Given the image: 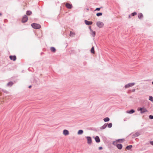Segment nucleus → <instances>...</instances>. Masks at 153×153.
<instances>
[{"label": "nucleus", "mask_w": 153, "mask_h": 153, "mask_svg": "<svg viewBox=\"0 0 153 153\" xmlns=\"http://www.w3.org/2000/svg\"><path fill=\"white\" fill-rule=\"evenodd\" d=\"M135 111L133 109H131L130 111H126V113L129 114H132Z\"/></svg>", "instance_id": "nucleus-13"}, {"label": "nucleus", "mask_w": 153, "mask_h": 153, "mask_svg": "<svg viewBox=\"0 0 153 153\" xmlns=\"http://www.w3.org/2000/svg\"><path fill=\"white\" fill-rule=\"evenodd\" d=\"M132 147V145H129L127 146L126 147V149H127L129 150L131 149Z\"/></svg>", "instance_id": "nucleus-24"}, {"label": "nucleus", "mask_w": 153, "mask_h": 153, "mask_svg": "<svg viewBox=\"0 0 153 153\" xmlns=\"http://www.w3.org/2000/svg\"><path fill=\"white\" fill-rule=\"evenodd\" d=\"M26 14L27 15H30L32 14V12L31 11H28L27 12Z\"/></svg>", "instance_id": "nucleus-25"}, {"label": "nucleus", "mask_w": 153, "mask_h": 153, "mask_svg": "<svg viewBox=\"0 0 153 153\" xmlns=\"http://www.w3.org/2000/svg\"><path fill=\"white\" fill-rule=\"evenodd\" d=\"M147 111L146 109H143V110H142V111L140 112V113H141L142 114V113H144Z\"/></svg>", "instance_id": "nucleus-28"}, {"label": "nucleus", "mask_w": 153, "mask_h": 153, "mask_svg": "<svg viewBox=\"0 0 153 153\" xmlns=\"http://www.w3.org/2000/svg\"><path fill=\"white\" fill-rule=\"evenodd\" d=\"M31 87V85H30L29 86V88H30Z\"/></svg>", "instance_id": "nucleus-39"}, {"label": "nucleus", "mask_w": 153, "mask_h": 153, "mask_svg": "<svg viewBox=\"0 0 153 153\" xmlns=\"http://www.w3.org/2000/svg\"><path fill=\"white\" fill-rule=\"evenodd\" d=\"M75 35V33L72 31H71L70 33V36L71 37H73Z\"/></svg>", "instance_id": "nucleus-17"}, {"label": "nucleus", "mask_w": 153, "mask_h": 153, "mask_svg": "<svg viewBox=\"0 0 153 153\" xmlns=\"http://www.w3.org/2000/svg\"><path fill=\"white\" fill-rule=\"evenodd\" d=\"M135 90V89H133L132 90V92H134Z\"/></svg>", "instance_id": "nucleus-37"}, {"label": "nucleus", "mask_w": 153, "mask_h": 153, "mask_svg": "<svg viewBox=\"0 0 153 153\" xmlns=\"http://www.w3.org/2000/svg\"><path fill=\"white\" fill-rule=\"evenodd\" d=\"M152 85H153V82H152Z\"/></svg>", "instance_id": "nucleus-42"}, {"label": "nucleus", "mask_w": 153, "mask_h": 153, "mask_svg": "<svg viewBox=\"0 0 153 153\" xmlns=\"http://www.w3.org/2000/svg\"><path fill=\"white\" fill-rule=\"evenodd\" d=\"M149 119H153V116H152L151 115H150L149 116Z\"/></svg>", "instance_id": "nucleus-30"}, {"label": "nucleus", "mask_w": 153, "mask_h": 153, "mask_svg": "<svg viewBox=\"0 0 153 153\" xmlns=\"http://www.w3.org/2000/svg\"><path fill=\"white\" fill-rule=\"evenodd\" d=\"M28 20V17L27 15H25L23 17L22 19V21L23 23H25Z\"/></svg>", "instance_id": "nucleus-5"}, {"label": "nucleus", "mask_w": 153, "mask_h": 153, "mask_svg": "<svg viewBox=\"0 0 153 153\" xmlns=\"http://www.w3.org/2000/svg\"><path fill=\"white\" fill-rule=\"evenodd\" d=\"M1 15H2L1 13H0V16H1Z\"/></svg>", "instance_id": "nucleus-40"}, {"label": "nucleus", "mask_w": 153, "mask_h": 153, "mask_svg": "<svg viewBox=\"0 0 153 153\" xmlns=\"http://www.w3.org/2000/svg\"><path fill=\"white\" fill-rule=\"evenodd\" d=\"M102 149V147H100L99 148V150H101V149Z\"/></svg>", "instance_id": "nucleus-35"}, {"label": "nucleus", "mask_w": 153, "mask_h": 153, "mask_svg": "<svg viewBox=\"0 0 153 153\" xmlns=\"http://www.w3.org/2000/svg\"><path fill=\"white\" fill-rule=\"evenodd\" d=\"M31 26L33 28L35 29H39L41 27V26L39 24L35 23L32 24Z\"/></svg>", "instance_id": "nucleus-1"}, {"label": "nucleus", "mask_w": 153, "mask_h": 153, "mask_svg": "<svg viewBox=\"0 0 153 153\" xmlns=\"http://www.w3.org/2000/svg\"><path fill=\"white\" fill-rule=\"evenodd\" d=\"M85 24L87 25H92L93 23V22H92L88 21L87 20H85Z\"/></svg>", "instance_id": "nucleus-7"}, {"label": "nucleus", "mask_w": 153, "mask_h": 153, "mask_svg": "<svg viewBox=\"0 0 153 153\" xmlns=\"http://www.w3.org/2000/svg\"><path fill=\"white\" fill-rule=\"evenodd\" d=\"M13 83L12 82H10L7 83V86L11 87L13 85Z\"/></svg>", "instance_id": "nucleus-15"}, {"label": "nucleus", "mask_w": 153, "mask_h": 153, "mask_svg": "<svg viewBox=\"0 0 153 153\" xmlns=\"http://www.w3.org/2000/svg\"><path fill=\"white\" fill-rule=\"evenodd\" d=\"M89 28L90 30V31H91L92 30L91 29V26H90L89 27Z\"/></svg>", "instance_id": "nucleus-34"}, {"label": "nucleus", "mask_w": 153, "mask_h": 153, "mask_svg": "<svg viewBox=\"0 0 153 153\" xmlns=\"http://www.w3.org/2000/svg\"><path fill=\"white\" fill-rule=\"evenodd\" d=\"M143 110V108H140L139 110L138 109V111H140V112H142Z\"/></svg>", "instance_id": "nucleus-32"}, {"label": "nucleus", "mask_w": 153, "mask_h": 153, "mask_svg": "<svg viewBox=\"0 0 153 153\" xmlns=\"http://www.w3.org/2000/svg\"><path fill=\"white\" fill-rule=\"evenodd\" d=\"M139 135H140V134L138 132H137L135 133L133 135H134V136L135 137H137Z\"/></svg>", "instance_id": "nucleus-22"}, {"label": "nucleus", "mask_w": 153, "mask_h": 153, "mask_svg": "<svg viewBox=\"0 0 153 153\" xmlns=\"http://www.w3.org/2000/svg\"><path fill=\"white\" fill-rule=\"evenodd\" d=\"M3 91L4 93H8V92L7 91H6V90H3Z\"/></svg>", "instance_id": "nucleus-33"}, {"label": "nucleus", "mask_w": 153, "mask_h": 153, "mask_svg": "<svg viewBox=\"0 0 153 153\" xmlns=\"http://www.w3.org/2000/svg\"><path fill=\"white\" fill-rule=\"evenodd\" d=\"M110 120L109 118L108 117H106L103 119L104 122H106Z\"/></svg>", "instance_id": "nucleus-20"}, {"label": "nucleus", "mask_w": 153, "mask_h": 153, "mask_svg": "<svg viewBox=\"0 0 153 153\" xmlns=\"http://www.w3.org/2000/svg\"><path fill=\"white\" fill-rule=\"evenodd\" d=\"M107 126V124L106 123H105L103 126L100 128V129H104L106 128Z\"/></svg>", "instance_id": "nucleus-12"}, {"label": "nucleus", "mask_w": 153, "mask_h": 153, "mask_svg": "<svg viewBox=\"0 0 153 153\" xmlns=\"http://www.w3.org/2000/svg\"><path fill=\"white\" fill-rule=\"evenodd\" d=\"M91 53H94V47L93 46L91 49Z\"/></svg>", "instance_id": "nucleus-21"}, {"label": "nucleus", "mask_w": 153, "mask_h": 153, "mask_svg": "<svg viewBox=\"0 0 153 153\" xmlns=\"http://www.w3.org/2000/svg\"><path fill=\"white\" fill-rule=\"evenodd\" d=\"M115 143V142H114L113 143V144H114V143Z\"/></svg>", "instance_id": "nucleus-41"}, {"label": "nucleus", "mask_w": 153, "mask_h": 153, "mask_svg": "<svg viewBox=\"0 0 153 153\" xmlns=\"http://www.w3.org/2000/svg\"><path fill=\"white\" fill-rule=\"evenodd\" d=\"M149 100L153 103V97L152 96L149 97Z\"/></svg>", "instance_id": "nucleus-23"}, {"label": "nucleus", "mask_w": 153, "mask_h": 153, "mask_svg": "<svg viewBox=\"0 0 153 153\" xmlns=\"http://www.w3.org/2000/svg\"><path fill=\"white\" fill-rule=\"evenodd\" d=\"M102 13H99L96 14V15L97 16H100L102 15Z\"/></svg>", "instance_id": "nucleus-26"}, {"label": "nucleus", "mask_w": 153, "mask_h": 153, "mask_svg": "<svg viewBox=\"0 0 153 153\" xmlns=\"http://www.w3.org/2000/svg\"><path fill=\"white\" fill-rule=\"evenodd\" d=\"M65 6L68 9H71L72 7V5L69 3L66 4Z\"/></svg>", "instance_id": "nucleus-9"}, {"label": "nucleus", "mask_w": 153, "mask_h": 153, "mask_svg": "<svg viewBox=\"0 0 153 153\" xmlns=\"http://www.w3.org/2000/svg\"><path fill=\"white\" fill-rule=\"evenodd\" d=\"M128 18H131V16L130 15L128 16Z\"/></svg>", "instance_id": "nucleus-38"}, {"label": "nucleus", "mask_w": 153, "mask_h": 153, "mask_svg": "<svg viewBox=\"0 0 153 153\" xmlns=\"http://www.w3.org/2000/svg\"><path fill=\"white\" fill-rule=\"evenodd\" d=\"M108 127L109 128H111L112 127V124L111 123H109L107 125Z\"/></svg>", "instance_id": "nucleus-27"}, {"label": "nucleus", "mask_w": 153, "mask_h": 153, "mask_svg": "<svg viewBox=\"0 0 153 153\" xmlns=\"http://www.w3.org/2000/svg\"><path fill=\"white\" fill-rule=\"evenodd\" d=\"M97 25L98 27L101 28L103 27L104 24L103 22L99 21L97 22Z\"/></svg>", "instance_id": "nucleus-3"}, {"label": "nucleus", "mask_w": 153, "mask_h": 153, "mask_svg": "<svg viewBox=\"0 0 153 153\" xmlns=\"http://www.w3.org/2000/svg\"><path fill=\"white\" fill-rule=\"evenodd\" d=\"M150 143L152 145H153V141H151L150 142Z\"/></svg>", "instance_id": "nucleus-36"}, {"label": "nucleus", "mask_w": 153, "mask_h": 153, "mask_svg": "<svg viewBox=\"0 0 153 153\" xmlns=\"http://www.w3.org/2000/svg\"><path fill=\"white\" fill-rule=\"evenodd\" d=\"M10 58L11 60H13V61H15L16 59V56H10Z\"/></svg>", "instance_id": "nucleus-6"}, {"label": "nucleus", "mask_w": 153, "mask_h": 153, "mask_svg": "<svg viewBox=\"0 0 153 153\" xmlns=\"http://www.w3.org/2000/svg\"><path fill=\"white\" fill-rule=\"evenodd\" d=\"M87 140V143L89 145H91L92 143V139L89 136H87L86 137Z\"/></svg>", "instance_id": "nucleus-4"}, {"label": "nucleus", "mask_w": 153, "mask_h": 153, "mask_svg": "<svg viewBox=\"0 0 153 153\" xmlns=\"http://www.w3.org/2000/svg\"><path fill=\"white\" fill-rule=\"evenodd\" d=\"M83 131L82 130H80L78 131L77 134H82L83 133Z\"/></svg>", "instance_id": "nucleus-18"}, {"label": "nucleus", "mask_w": 153, "mask_h": 153, "mask_svg": "<svg viewBox=\"0 0 153 153\" xmlns=\"http://www.w3.org/2000/svg\"><path fill=\"white\" fill-rule=\"evenodd\" d=\"M138 17L139 19H141L143 18V14L141 13H139L138 14Z\"/></svg>", "instance_id": "nucleus-14"}, {"label": "nucleus", "mask_w": 153, "mask_h": 153, "mask_svg": "<svg viewBox=\"0 0 153 153\" xmlns=\"http://www.w3.org/2000/svg\"><path fill=\"white\" fill-rule=\"evenodd\" d=\"M50 50L51 51L53 52H55L56 51L55 48L53 47H51Z\"/></svg>", "instance_id": "nucleus-19"}, {"label": "nucleus", "mask_w": 153, "mask_h": 153, "mask_svg": "<svg viewBox=\"0 0 153 153\" xmlns=\"http://www.w3.org/2000/svg\"><path fill=\"white\" fill-rule=\"evenodd\" d=\"M135 84V83L134 82L128 83L125 86V88H128L130 87L134 86Z\"/></svg>", "instance_id": "nucleus-2"}, {"label": "nucleus", "mask_w": 153, "mask_h": 153, "mask_svg": "<svg viewBox=\"0 0 153 153\" xmlns=\"http://www.w3.org/2000/svg\"><path fill=\"white\" fill-rule=\"evenodd\" d=\"M137 14V13L134 12V13H132L131 14V15L132 16H134V15H136Z\"/></svg>", "instance_id": "nucleus-29"}, {"label": "nucleus", "mask_w": 153, "mask_h": 153, "mask_svg": "<svg viewBox=\"0 0 153 153\" xmlns=\"http://www.w3.org/2000/svg\"><path fill=\"white\" fill-rule=\"evenodd\" d=\"M69 134L68 131L66 129H65L63 130V134L65 135H68Z\"/></svg>", "instance_id": "nucleus-8"}, {"label": "nucleus", "mask_w": 153, "mask_h": 153, "mask_svg": "<svg viewBox=\"0 0 153 153\" xmlns=\"http://www.w3.org/2000/svg\"><path fill=\"white\" fill-rule=\"evenodd\" d=\"M117 146L118 149H121L123 147V145L121 144H119L117 145Z\"/></svg>", "instance_id": "nucleus-11"}, {"label": "nucleus", "mask_w": 153, "mask_h": 153, "mask_svg": "<svg viewBox=\"0 0 153 153\" xmlns=\"http://www.w3.org/2000/svg\"><path fill=\"white\" fill-rule=\"evenodd\" d=\"M95 140L96 142L97 143H99L100 142V139L99 137L98 136H97L95 138Z\"/></svg>", "instance_id": "nucleus-10"}, {"label": "nucleus", "mask_w": 153, "mask_h": 153, "mask_svg": "<svg viewBox=\"0 0 153 153\" xmlns=\"http://www.w3.org/2000/svg\"><path fill=\"white\" fill-rule=\"evenodd\" d=\"M91 34L92 36L93 37H94L95 36L96 32L95 31L93 30H92L91 31Z\"/></svg>", "instance_id": "nucleus-16"}, {"label": "nucleus", "mask_w": 153, "mask_h": 153, "mask_svg": "<svg viewBox=\"0 0 153 153\" xmlns=\"http://www.w3.org/2000/svg\"><path fill=\"white\" fill-rule=\"evenodd\" d=\"M100 8H96V9L95 10H98V11H99L100 10Z\"/></svg>", "instance_id": "nucleus-31"}]
</instances>
